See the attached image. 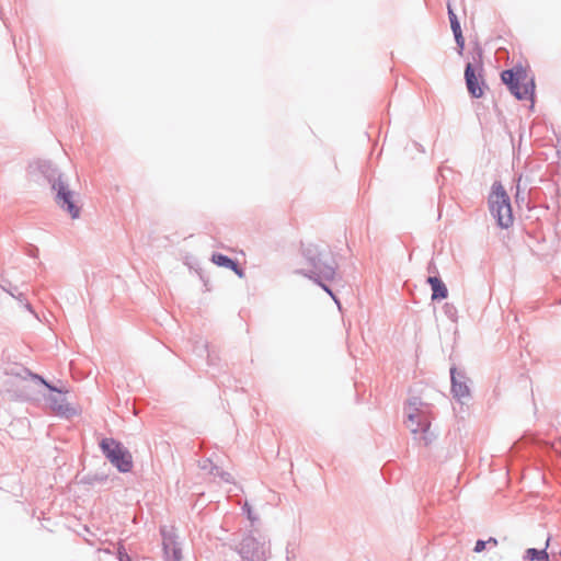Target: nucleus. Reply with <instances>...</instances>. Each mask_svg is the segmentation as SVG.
<instances>
[{
  "label": "nucleus",
  "mask_w": 561,
  "mask_h": 561,
  "mask_svg": "<svg viewBox=\"0 0 561 561\" xmlns=\"http://www.w3.org/2000/svg\"><path fill=\"white\" fill-rule=\"evenodd\" d=\"M318 254V251L316 249V247H307L305 249V255L307 256V259L309 260L310 264L313 266V267H318L317 265V262H316V256Z\"/></svg>",
  "instance_id": "14"
},
{
  "label": "nucleus",
  "mask_w": 561,
  "mask_h": 561,
  "mask_svg": "<svg viewBox=\"0 0 561 561\" xmlns=\"http://www.w3.org/2000/svg\"><path fill=\"white\" fill-rule=\"evenodd\" d=\"M486 542L492 543L493 546L497 545V540L495 538H490Z\"/></svg>",
  "instance_id": "16"
},
{
  "label": "nucleus",
  "mask_w": 561,
  "mask_h": 561,
  "mask_svg": "<svg viewBox=\"0 0 561 561\" xmlns=\"http://www.w3.org/2000/svg\"><path fill=\"white\" fill-rule=\"evenodd\" d=\"M240 552L245 561H265L267 549L255 538L248 537L242 540Z\"/></svg>",
  "instance_id": "5"
},
{
  "label": "nucleus",
  "mask_w": 561,
  "mask_h": 561,
  "mask_svg": "<svg viewBox=\"0 0 561 561\" xmlns=\"http://www.w3.org/2000/svg\"><path fill=\"white\" fill-rule=\"evenodd\" d=\"M427 282L433 290L432 299H444L447 297L448 290L442 279L436 276H431Z\"/></svg>",
  "instance_id": "10"
},
{
  "label": "nucleus",
  "mask_w": 561,
  "mask_h": 561,
  "mask_svg": "<svg viewBox=\"0 0 561 561\" xmlns=\"http://www.w3.org/2000/svg\"><path fill=\"white\" fill-rule=\"evenodd\" d=\"M490 209L497 222L503 228L513 224V213L507 193L502 184H494L489 197Z\"/></svg>",
  "instance_id": "2"
},
{
  "label": "nucleus",
  "mask_w": 561,
  "mask_h": 561,
  "mask_svg": "<svg viewBox=\"0 0 561 561\" xmlns=\"http://www.w3.org/2000/svg\"><path fill=\"white\" fill-rule=\"evenodd\" d=\"M549 546V539H547L545 548L538 550L529 548L525 551V558L529 561H549V554L547 548Z\"/></svg>",
  "instance_id": "12"
},
{
  "label": "nucleus",
  "mask_w": 561,
  "mask_h": 561,
  "mask_svg": "<svg viewBox=\"0 0 561 561\" xmlns=\"http://www.w3.org/2000/svg\"><path fill=\"white\" fill-rule=\"evenodd\" d=\"M54 188L57 191V204L68 211L72 219L79 218L80 206L77 205L76 194L61 180L54 184Z\"/></svg>",
  "instance_id": "4"
},
{
  "label": "nucleus",
  "mask_w": 561,
  "mask_h": 561,
  "mask_svg": "<svg viewBox=\"0 0 561 561\" xmlns=\"http://www.w3.org/2000/svg\"><path fill=\"white\" fill-rule=\"evenodd\" d=\"M486 543L488 542L484 540H478L474 546V551L482 552L485 549Z\"/></svg>",
  "instance_id": "15"
},
{
  "label": "nucleus",
  "mask_w": 561,
  "mask_h": 561,
  "mask_svg": "<svg viewBox=\"0 0 561 561\" xmlns=\"http://www.w3.org/2000/svg\"><path fill=\"white\" fill-rule=\"evenodd\" d=\"M211 262L218 266L232 270L239 276H242V271L238 267L237 263L224 254H220V253L213 254Z\"/></svg>",
  "instance_id": "11"
},
{
  "label": "nucleus",
  "mask_w": 561,
  "mask_h": 561,
  "mask_svg": "<svg viewBox=\"0 0 561 561\" xmlns=\"http://www.w3.org/2000/svg\"><path fill=\"white\" fill-rule=\"evenodd\" d=\"M501 78L518 100H528L534 96V78L523 66H515L513 69L503 71Z\"/></svg>",
  "instance_id": "1"
},
{
  "label": "nucleus",
  "mask_w": 561,
  "mask_h": 561,
  "mask_svg": "<svg viewBox=\"0 0 561 561\" xmlns=\"http://www.w3.org/2000/svg\"><path fill=\"white\" fill-rule=\"evenodd\" d=\"M479 59L476 65L468 62L465 70V78L468 91L473 98H481L483 90L479 84L477 71L481 68V51H478Z\"/></svg>",
  "instance_id": "6"
},
{
  "label": "nucleus",
  "mask_w": 561,
  "mask_h": 561,
  "mask_svg": "<svg viewBox=\"0 0 561 561\" xmlns=\"http://www.w3.org/2000/svg\"><path fill=\"white\" fill-rule=\"evenodd\" d=\"M451 380H453V391L455 396L461 398L469 394V389L466 385L458 383L454 376V370H451Z\"/></svg>",
  "instance_id": "13"
},
{
  "label": "nucleus",
  "mask_w": 561,
  "mask_h": 561,
  "mask_svg": "<svg viewBox=\"0 0 561 561\" xmlns=\"http://www.w3.org/2000/svg\"><path fill=\"white\" fill-rule=\"evenodd\" d=\"M447 8H448V15H449V21H450V26H451V30H453L456 43H457L458 48H459V54H462V50H463V47H465V38L462 36L460 23H459L457 16H456L455 12L453 11L451 5L448 4Z\"/></svg>",
  "instance_id": "9"
},
{
  "label": "nucleus",
  "mask_w": 561,
  "mask_h": 561,
  "mask_svg": "<svg viewBox=\"0 0 561 561\" xmlns=\"http://www.w3.org/2000/svg\"><path fill=\"white\" fill-rule=\"evenodd\" d=\"M423 439H424V444L427 445L428 444V439L425 436L423 437Z\"/></svg>",
  "instance_id": "17"
},
{
  "label": "nucleus",
  "mask_w": 561,
  "mask_h": 561,
  "mask_svg": "<svg viewBox=\"0 0 561 561\" xmlns=\"http://www.w3.org/2000/svg\"><path fill=\"white\" fill-rule=\"evenodd\" d=\"M101 448L106 458L122 472L130 471L133 459L130 453L114 439H103Z\"/></svg>",
  "instance_id": "3"
},
{
  "label": "nucleus",
  "mask_w": 561,
  "mask_h": 561,
  "mask_svg": "<svg viewBox=\"0 0 561 561\" xmlns=\"http://www.w3.org/2000/svg\"><path fill=\"white\" fill-rule=\"evenodd\" d=\"M559 304L561 305V299H560V302H559Z\"/></svg>",
  "instance_id": "18"
},
{
  "label": "nucleus",
  "mask_w": 561,
  "mask_h": 561,
  "mask_svg": "<svg viewBox=\"0 0 561 561\" xmlns=\"http://www.w3.org/2000/svg\"><path fill=\"white\" fill-rule=\"evenodd\" d=\"M51 390L56 391V394L50 396L48 398V402L50 408L60 415H69L75 414L76 409L71 408L61 393V391H57L55 388L48 386Z\"/></svg>",
  "instance_id": "8"
},
{
  "label": "nucleus",
  "mask_w": 561,
  "mask_h": 561,
  "mask_svg": "<svg viewBox=\"0 0 561 561\" xmlns=\"http://www.w3.org/2000/svg\"><path fill=\"white\" fill-rule=\"evenodd\" d=\"M407 426L414 434L419 432L426 433L430 427V421L424 413L413 408L408 413Z\"/></svg>",
  "instance_id": "7"
}]
</instances>
